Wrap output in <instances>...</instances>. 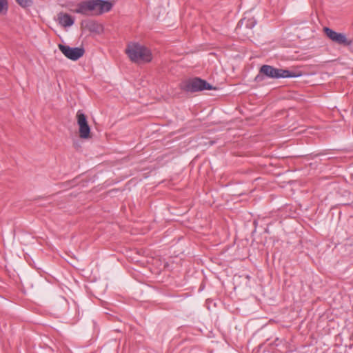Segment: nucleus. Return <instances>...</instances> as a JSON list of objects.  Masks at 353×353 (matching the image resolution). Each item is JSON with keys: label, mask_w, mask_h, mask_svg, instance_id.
<instances>
[{"label": "nucleus", "mask_w": 353, "mask_h": 353, "mask_svg": "<svg viewBox=\"0 0 353 353\" xmlns=\"http://www.w3.org/2000/svg\"><path fill=\"white\" fill-rule=\"evenodd\" d=\"M17 3L23 8H28L32 5V0H16Z\"/></svg>", "instance_id": "obj_12"}, {"label": "nucleus", "mask_w": 353, "mask_h": 353, "mask_svg": "<svg viewBox=\"0 0 353 353\" xmlns=\"http://www.w3.org/2000/svg\"><path fill=\"white\" fill-rule=\"evenodd\" d=\"M57 17L59 24L63 27H70L74 23V19L67 13L60 12Z\"/></svg>", "instance_id": "obj_9"}, {"label": "nucleus", "mask_w": 353, "mask_h": 353, "mask_svg": "<svg viewBox=\"0 0 353 353\" xmlns=\"http://www.w3.org/2000/svg\"><path fill=\"white\" fill-rule=\"evenodd\" d=\"M60 51L69 59L77 61L83 56L85 50L83 48H72L63 44H59Z\"/></svg>", "instance_id": "obj_4"}, {"label": "nucleus", "mask_w": 353, "mask_h": 353, "mask_svg": "<svg viewBox=\"0 0 353 353\" xmlns=\"http://www.w3.org/2000/svg\"><path fill=\"white\" fill-rule=\"evenodd\" d=\"M125 53L130 59L136 63H149L152 60L151 50L139 43H130L125 49Z\"/></svg>", "instance_id": "obj_1"}, {"label": "nucleus", "mask_w": 353, "mask_h": 353, "mask_svg": "<svg viewBox=\"0 0 353 353\" xmlns=\"http://www.w3.org/2000/svg\"><path fill=\"white\" fill-rule=\"evenodd\" d=\"M301 75V73L291 72L288 70L276 68L270 65H263L259 70V73L254 79L256 82H261L264 80V77L270 79H280V78H290V77H299Z\"/></svg>", "instance_id": "obj_2"}, {"label": "nucleus", "mask_w": 353, "mask_h": 353, "mask_svg": "<svg viewBox=\"0 0 353 353\" xmlns=\"http://www.w3.org/2000/svg\"><path fill=\"white\" fill-rule=\"evenodd\" d=\"M95 5L94 0L84 1L78 3L73 12L85 16L95 14Z\"/></svg>", "instance_id": "obj_6"}, {"label": "nucleus", "mask_w": 353, "mask_h": 353, "mask_svg": "<svg viewBox=\"0 0 353 353\" xmlns=\"http://www.w3.org/2000/svg\"><path fill=\"white\" fill-rule=\"evenodd\" d=\"M181 89L185 92H196L204 90H213L215 89L211 84L208 83L205 80L196 77L190 79L181 83Z\"/></svg>", "instance_id": "obj_3"}, {"label": "nucleus", "mask_w": 353, "mask_h": 353, "mask_svg": "<svg viewBox=\"0 0 353 353\" xmlns=\"http://www.w3.org/2000/svg\"><path fill=\"white\" fill-rule=\"evenodd\" d=\"M326 36L332 41L337 44L349 46L352 44V41L347 39L343 33L337 32L327 27L323 29Z\"/></svg>", "instance_id": "obj_5"}, {"label": "nucleus", "mask_w": 353, "mask_h": 353, "mask_svg": "<svg viewBox=\"0 0 353 353\" xmlns=\"http://www.w3.org/2000/svg\"><path fill=\"white\" fill-rule=\"evenodd\" d=\"M95 5V14H101L109 12L112 8V3L105 0H94Z\"/></svg>", "instance_id": "obj_8"}, {"label": "nucleus", "mask_w": 353, "mask_h": 353, "mask_svg": "<svg viewBox=\"0 0 353 353\" xmlns=\"http://www.w3.org/2000/svg\"><path fill=\"white\" fill-rule=\"evenodd\" d=\"M77 123L79 126V136L82 139H88L90 137V128L88 123L85 115L81 111L77 114Z\"/></svg>", "instance_id": "obj_7"}, {"label": "nucleus", "mask_w": 353, "mask_h": 353, "mask_svg": "<svg viewBox=\"0 0 353 353\" xmlns=\"http://www.w3.org/2000/svg\"><path fill=\"white\" fill-rule=\"evenodd\" d=\"M243 24H245V26L247 28L251 29L256 25V21L252 19H247V20H245V19H241L239 21V22L238 23V26H241Z\"/></svg>", "instance_id": "obj_10"}, {"label": "nucleus", "mask_w": 353, "mask_h": 353, "mask_svg": "<svg viewBox=\"0 0 353 353\" xmlns=\"http://www.w3.org/2000/svg\"><path fill=\"white\" fill-rule=\"evenodd\" d=\"M8 10V1L0 0V14H5Z\"/></svg>", "instance_id": "obj_11"}]
</instances>
